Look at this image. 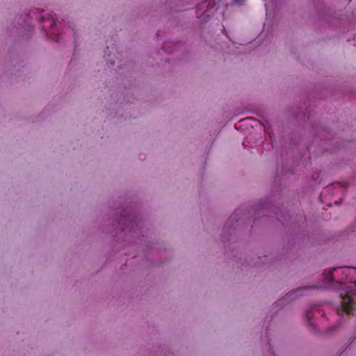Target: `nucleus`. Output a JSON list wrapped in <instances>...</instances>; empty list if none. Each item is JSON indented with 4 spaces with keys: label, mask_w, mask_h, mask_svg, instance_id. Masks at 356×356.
Returning a JSON list of instances; mask_svg holds the SVG:
<instances>
[{
    "label": "nucleus",
    "mask_w": 356,
    "mask_h": 356,
    "mask_svg": "<svg viewBox=\"0 0 356 356\" xmlns=\"http://www.w3.org/2000/svg\"><path fill=\"white\" fill-rule=\"evenodd\" d=\"M42 29L47 33L48 37L51 38L56 42H60L62 39L61 34L74 37V31L72 25L62 24L57 19L53 17L51 15L44 16L42 19Z\"/></svg>",
    "instance_id": "2"
},
{
    "label": "nucleus",
    "mask_w": 356,
    "mask_h": 356,
    "mask_svg": "<svg viewBox=\"0 0 356 356\" xmlns=\"http://www.w3.org/2000/svg\"><path fill=\"white\" fill-rule=\"evenodd\" d=\"M323 315V312L317 307H312L307 311L305 318L308 322L309 330L311 331L314 332L316 330V318H317V316H322Z\"/></svg>",
    "instance_id": "3"
},
{
    "label": "nucleus",
    "mask_w": 356,
    "mask_h": 356,
    "mask_svg": "<svg viewBox=\"0 0 356 356\" xmlns=\"http://www.w3.org/2000/svg\"><path fill=\"white\" fill-rule=\"evenodd\" d=\"M235 215H236V214L232 215V216L230 217V220H234V219H235Z\"/></svg>",
    "instance_id": "7"
},
{
    "label": "nucleus",
    "mask_w": 356,
    "mask_h": 356,
    "mask_svg": "<svg viewBox=\"0 0 356 356\" xmlns=\"http://www.w3.org/2000/svg\"><path fill=\"white\" fill-rule=\"evenodd\" d=\"M119 223L122 226V229L125 230L127 228L133 229L134 227L138 226L137 218L134 215L128 214L120 219Z\"/></svg>",
    "instance_id": "4"
},
{
    "label": "nucleus",
    "mask_w": 356,
    "mask_h": 356,
    "mask_svg": "<svg viewBox=\"0 0 356 356\" xmlns=\"http://www.w3.org/2000/svg\"><path fill=\"white\" fill-rule=\"evenodd\" d=\"M321 286H307L297 288L279 301V304L289 302L299 296L307 295L312 289L320 286L332 288L339 291L341 303L337 309L339 315L349 314L356 310V268L341 266L327 270L322 274Z\"/></svg>",
    "instance_id": "1"
},
{
    "label": "nucleus",
    "mask_w": 356,
    "mask_h": 356,
    "mask_svg": "<svg viewBox=\"0 0 356 356\" xmlns=\"http://www.w3.org/2000/svg\"><path fill=\"white\" fill-rule=\"evenodd\" d=\"M113 64H114V62H113V61H112V62L111 63V65H113Z\"/></svg>",
    "instance_id": "9"
},
{
    "label": "nucleus",
    "mask_w": 356,
    "mask_h": 356,
    "mask_svg": "<svg viewBox=\"0 0 356 356\" xmlns=\"http://www.w3.org/2000/svg\"><path fill=\"white\" fill-rule=\"evenodd\" d=\"M318 174L314 172V175H312V179L314 180L318 181V183H321V181H318Z\"/></svg>",
    "instance_id": "6"
},
{
    "label": "nucleus",
    "mask_w": 356,
    "mask_h": 356,
    "mask_svg": "<svg viewBox=\"0 0 356 356\" xmlns=\"http://www.w3.org/2000/svg\"><path fill=\"white\" fill-rule=\"evenodd\" d=\"M237 3H241L243 0H235Z\"/></svg>",
    "instance_id": "8"
},
{
    "label": "nucleus",
    "mask_w": 356,
    "mask_h": 356,
    "mask_svg": "<svg viewBox=\"0 0 356 356\" xmlns=\"http://www.w3.org/2000/svg\"><path fill=\"white\" fill-rule=\"evenodd\" d=\"M342 187H343V186H341V183H339V182L333 183L324 188V190L322 193V195H325L327 193H330L331 190H332V189L341 188Z\"/></svg>",
    "instance_id": "5"
}]
</instances>
